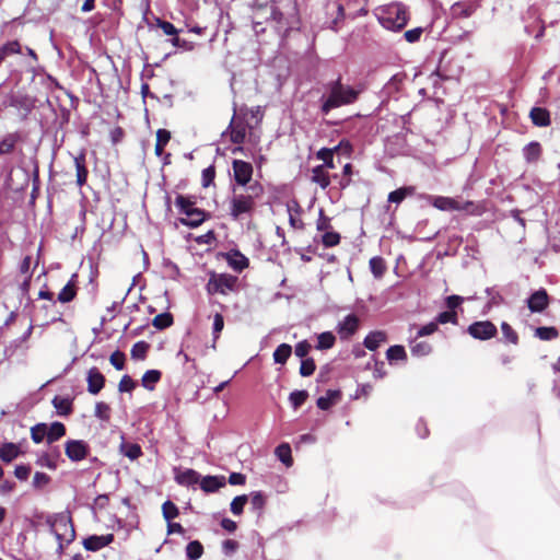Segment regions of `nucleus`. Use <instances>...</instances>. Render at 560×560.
<instances>
[{"label":"nucleus","instance_id":"obj_1","mask_svg":"<svg viewBox=\"0 0 560 560\" xmlns=\"http://www.w3.org/2000/svg\"><path fill=\"white\" fill-rule=\"evenodd\" d=\"M262 194L259 184L249 185L245 192L233 190L230 199V215L233 220H241L243 217H252L256 207V198Z\"/></svg>","mask_w":560,"mask_h":560},{"label":"nucleus","instance_id":"obj_2","mask_svg":"<svg viewBox=\"0 0 560 560\" xmlns=\"http://www.w3.org/2000/svg\"><path fill=\"white\" fill-rule=\"evenodd\" d=\"M375 15L384 28L399 32L407 24L406 8L401 3H392L375 9Z\"/></svg>","mask_w":560,"mask_h":560},{"label":"nucleus","instance_id":"obj_3","mask_svg":"<svg viewBox=\"0 0 560 560\" xmlns=\"http://www.w3.org/2000/svg\"><path fill=\"white\" fill-rule=\"evenodd\" d=\"M329 89V95L322 97V113L325 115L334 108L353 103L358 97V92L350 86L342 85L340 79L331 82Z\"/></svg>","mask_w":560,"mask_h":560},{"label":"nucleus","instance_id":"obj_4","mask_svg":"<svg viewBox=\"0 0 560 560\" xmlns=\"http://www.w3.org/2000/svg\"><path fill=\"white\" fill-rule=\"evenodd\" d=\"M175 205L179 211V213L185 217L179 218L178 221L180 224L195 229L201 225L207 219L210 218V213L206 212L202 209L195 207V201L189 197H185L183 195H177L175 199Z\"/></svg>","mask_w":560,"mask_h":560},{"label":"nucleus","instance_id":"obj_5","mask_svg":"<svg viewBox=\"0 0 560 560\" xmlns=\"http://www.w3.org/2000/svg\"><path fill=\"white\" fill-rule=\"evenodd\" d=\"M49 532L57 541H66L67 545L75 539V529L71 516L66 513H55L46 517Z\"/></svg>","mask_w":560,"mask_h":560},{"label":"nucleus","instance_id":"obj_6","mask_svg":"<svg viewBox=\"0 0 560 560\" xmlns=\"http://www.w3.org/2000/svg\"><path fill=\"white\" fill-rule=\"evenodd\" d=\"M238 278L230 273H211L209 281L206 285L208 294H223L234 292L237 289Z\"/></svg>","mask_w":560,"mask_h":560},{"label":"nucleus","instance_id":"obj_7","mask_svg":"<svg viewBox=\"0 0 560 560\" xmlns=\"http://www.w3.org/2000/svg\"><path fill=\"white\" fill-rule=\"evenodd\" d=\"M431 205L441 211H469L474 207L472 201L462 202L455 198L434 196L430 197Z\"/></svg>","mask_w":560,"mask_h":560},{"label":"nucleus","instance_id":"obj_8","mask_svg":"<svg viewBox=\"0 0 560 560\" xmlns=\"http://www.w3.org/2000/svg\"><path fill=\"white\" fill-rule=\"evenodd\" d=\"M65 453L71 462L78 463L86 458L90 446L83 440H68L65 443Z\"/></svg>","mask_w":560,"mask_h":560},{"label":"nucleus","instance_id":"obj_9","mask_svg":"<svg viewBox=\"0 0 560 560\" xmlns=\"http://www.w3.org/2000/svg\"><path fill=\"white\" fill-rule=\"evenodd\" d=\"M497 327L489 320L475 322L467 328V332L475 339L489 340L497 335Z\"/></svg>","mask_w":560,"mask_h":560},{"label":"nucleus","instance_id":"obj_10","mask_svg":"<svg viewBox=\"0 0 560 560\" xmlns=\"http://www.w3.org/2000/svg\"><path fill=\"white\" fill-rule=\"evenodd\" d=\"M234 179L241 186H246L253 176V166L243 160H234L232 163Z\"/></svg>","mask_w":560,"mask_h":560},{"label":"nucleus","instance_id":"obj_11","mask_svg":"<svg viewBox=\"0 0 560 560\" xmlns=\"http://www.w3.org/2000/svg\"><path fill=\"white\" fill-rule=\"evenodd\" d=\"M549 305V295L545 289H539L527 299V306L532 313H541Z\"/></svg>","mask_w":560,"mask_h":560},{"label":"nucleus","instance_id":"obj_12","mask_svg":"<svg viewBox=\"0 0 560 560\" xmlns=\"http://www.w3.org/2000/svg\"><path fill=\"white\" fill-rule=\"evenodd\" d=\"M358 328L359 318L354 314H349L337 325V332L341 339H349Z\"/></svg>","mask_w":560,"mask_h":560},{"label":"nucleus","instance_id":"obj_13","mask_svg":"<svg viewBox=\"0 0 560 560\" xmlns=\"http://www.w3.org/2000/svg\"><path fill=\"white\" fill-rule=\"evenodd\" d=\"M86 382L88 392L92 395H96L103 389L105 377L97 368L93 366L88 371Z\"/></svg>","mask_w":560,"mask_h":560},{"label":"nucleus","instance_id":"obj_14","mask_svg":"<svg viewBox=\"0 0 560 560\" xmlns=\"http://www.w3.org/2000/svg\"><path fill=\"white\" fill-rule=\"evenodd\" d=\"M113 541H114V535L113 534L101 535V536L92 535V536H89L88 538H85L83 540V547L88 551L95 552V551H98L102 548L108 546Z\"/></svg>","mask_w":560,"mask_h":560},{"label":"nucleus","instance_id":"obj_15","mask_svg":"<svg viewBox=\"0 0 560 560\" xmlns=\"http://www.w3.org/2000/svg\"><path fill=\"white\" fill-rule=\"evenodd\" d=\"M199 485L202 491L212 493L224 487L226 485V479L224 476H206L200 478Z\"/></svg>","mask_w":560,"mask_h":560},{"label":"nucleus","instance_id":"obj_16","mask_svg":"<svg viewBox=\"0 0 560 560\" xmlns=\"http://www.w3.org/2000/svg\"><path fill=\"white\" fill-rule=\"evenodd\" d=\"M120 439L119 452L124 456L128 457L130 460H136L142 456L143 452L138 443L127 442L124 434H121Z\"/></svg>","mask_w":560,"mask_h":560},{"label":"nucleus","instance_id":"obj_17","mask_svg":"<svg viewBox=\"0 0 560 560\" xmlns=\"http://www.w3.org/2000/svg\"><path fill=\"white\" fill-rule=\"evenodd\" d=\"M529 118L533 125L537 127H548L551 124L550 112L544 107H533L529 112Z\"/></svg>","mask_w":560,"mask_h":560},{"label":"nucleus","instance_id":"obj_18","mask_svg":"<svg viewBox=\"0 0 560 560\" xmlns=\"http://www.w3.org/2000/svg\"><path fill=\"white\" fill-rule=\"evenodd\" d=\"M74 166L77 171V184L79 187H82L86 183L89 174L84 152L74 156Z\"/></svg>","mask_w":560,"mask_h":560},{"label":"nucleus","instance_id":"obj_19","mask_svg":"<svg viewBox=\"0 0 560 560\" xmlns=\"http://www.w3.org/2000/svg\"><path fill=\"white\" fill-rule=\"evenodd\" d=\"M200 478V474L194 469H186L175 476L176 482L185 487H190L199 483Z\"/></svg>","mask_w":560,"mask_h":560},{"label":"nucleus","instance_id":"obj_20","mask_svg":"<svg viewBox=\"0 0 560 560\" xmlns=\"http://www.w3.org/2000/svg\"><path fill=\"white\" fill-rule=\"evenodd\" d=\"M20 140L21 136L18 132L7 133L0 140V155L12 153Z\"/></svg>","mask_w":560,"mask_h":560},{"label":"nucleus","instance_id":"obj_21","mask_svg":"<svg viewBox=\"0 0 560 560\" xmlns=\"http://www.w3.org/2000/svg\"><path fill=\"white\" fill-rule=\"evenodd\" d=\"M387 339V335L385 331L382 330H375L370 332L363 341V345L365 348H368L371 351L376 350L383 342H385Z\"/></svg>","mask_w":560,"mask_h":560},{"label":"nucleus","instance_id":"obj_22","mask_svg":"<svg viewBox=\"0 0 560 560\" xmlns=\"http://www.w3.org/2000/svg\"><path fill=\"white\" fill-rule=\"evenodd\" d=\"M228 262L229 266L234 269L235 271H243L245 268L248 267L249 260L246 256H244L238 250H234L229 254L228 256Z\"/></svg>","mask_w":560,"mask_h":560},{"label":"nucleus","instance_id":"obj_23","mask_svg":"<svg viewBox=\"0 0 560 560\" xmlns=\"http://www.w3.org/2000/svg\"><path fill=\"white\" fill-rule=\"evenodd\" d=\"M542 149L539 142L532 141L523 148V156L527 163H535L539 160Z\"/></svg>","mask_w":560,"mask_h":560},{"label":"nucleus","instance_id":"obj_24","mask_svg":"<svg viewBox=\"0 0 560 560\" xmlns=\"http://www.w3.org/2000/svg\"><path fill=\"white\" fill-rule=\"evenodd\" d=\"M20 447L15 443H4L0 446V459L4 463H11L19 457Z\"/></svg>","mask_w":560,"mask_h":560},{"label":"nucleus","instance_id":"obj_25","mask_svg":"<svg viewBox=\"0 0 560 560\" xmlns=\"http://www.w3.org/2000/svg\"><path fill=\"white\" fill-rule=\"evenodd\" d=\"M340 399V392L336 389H328L325 396L317 399L316 405L322 410H328Z\"/></svg>","mask_w":560,"mask_h":560},{"label":"nucleus","instance_id":"obj_26","mask_svg":"<svg viewBox=\"0 0 560 560\" xmlns=\"http://www.w3.org/2000/svg\"><path fill=\"white\" fill-rule=\"evenodd\" d=\"M59 457H60V453L58 450H56L55 456H52L48 453H43L37 456L36 464L40 467H46L50 470H56L58 468Z\"/></svg>","mask_w":560,"mask_h":560},{"label":"nucleus","instance_id":"obj_27","mask_svg":"<svg viewBox=\"0 0 560 560\" xmlns=\"http://www.w3.org/2000/svg\"><path fill=\"white\" fill-rule=\"evenodd\" d=\"M312 182L319 185L323 189L327 188L330 184L328 173L324 170V165H317L312 170Z\"/></svg>","mask_w":560,"mask_h":560},{"label":"nucleus","instance_id":"obj_28","mask_svg":"<svg viewBox=\"0 0 560 560\" xmlns=\"http://www.w3.org/2000/svg\"><path fill=\"white\" fill-rule=\"evenodd\" d=\"M287 210L289 213V223L293 229H303V222L296 218L295 214H299L301 211V207L298 201L293 200L287 205Z\"/></svg>","mask_w":560,"mask_h":560},{"label":"nucleus","instance_id":"obj_29","mask_svg":"<svg viewBox=\"0 0 560 560\" xmlns=\"http://www.w3.org/2000/svg\"><path fill=\"white\" fill-rule=\"evenodd\" d=\"M162 373L159 370H148L141 378V384L144 388L153 390L155 384L160 382Z\"/></svg>","mask_w":560,"mask_h":560},{"label":"nucleus","instance_id":"obj_30","mask_svg":"<svg viewBox=\"0 0 560 560\" xmlns=\"http://www.w3.org/2000/svg\"><path fill=\"white\" fill-rule=\"evenodd\" d=\"M66 434V427L61 422H52L48 425L47 443L51 444Z\"/></svg>","mask_w":560,"mask_h":560},{"label":"nucleus","instance_id":"obj_31","mask_svg":"<svg viewBox=\"0 0 560 560\" xmlns=\"http://www.w3.org/2000/svg\"><path fill=\"white\" fill-rule=\"evenodd\" d=\"M386 359L390 364L397 361H405L407 359L405 348L399 345L389 347L386 351Z\"/></svg>","mask_w":560,"mask_h":560},{"label":"nucleus","instance_id":"obj_32","mask_svg":"<svg viewBox=\"0 0 560 560\" xmlns=\"http://www.w3.org/2000/svg\"><path fill=\"white\" fill-rule=\"evenodd\" d=\"M292 353V347L288 343L279 345L273 352L275 363L284 364Z\"/></svg>","mask_w":560,"mask_h":560},{"label":"nucleus","instance_id":"obj_33","mask_svg":"<svg viewBox=\"0 0 560 560\" xmlns=\"http://www.w3.org/2000/svg\"><path fill=\"white\" fill-rule=\"evenodd\" d=\"M415 191V188L411 186L401 187L398 188L388 195V202L397 203L399 205L407 196L412 195Z\"/></svg>","mask_w":560,"mask_h":560},{"label":"nucleus","instance_id":"obj_34","mask_svg":"<svg viewBox=\"0 0 560 560\" xmlns=\"http://www.w3.org/2000/svg\"><path fill=\"white\" fill-rule=\"evenodd\" d=\"M275 454L277 458L287 467L292 465L291 447L289 444L283 443L276 447Z\"/></svg>","mask_w":560,"mask_h":560},{"label":"nucleus","instance_id":"obj_35","mask_svg":"<svg viewBox=\"0 0 560 560\" xmlns=\"http://www.w3.org/2000/svg\"><path fill=\"white\" fill-rule=\"evenodd\" d=\"M203 555V546L198 540H192L186 546V557L188 560H198Z\"/></svg>","mask_w":560,"mask_h":560},{"label":"nucleus","instance_id":"obj_36","mask_svg":"<svg viewBox=\"0 0 560 560\" xmlns=\"http://www.w3.org/2000/svg\"><path fill=\"white\" fill-rule=\"evenodd\" d=\"M52 405L60 416H68L71 413V400L65 397L56 396L52 399Z\"/></svg>","mask_w":560,"mask_h":560},{"label":"nucleus","instance_id":"obj_37","mask_svg":"<svg viewBox=\"0 0 560 560\" xmlns=\"http://www.w3.org/2000/svg\"><path fill=\"white\" fill-rule=\"evenodd\" d=\"M336 341V337L330 331L322 332L317 336V345L316 349L318 350H327L334 347Z\"/></svg>","mask_w":560,"mask_h":560},{"label":"nucleus","instance_id":"obj_38","mask_svg":"<svg viewBox=\"0 0 560 560\" xmlns=\"http://www.w3.org/2000/svg\"><path fill=\"white\" fill-rule=\"evenodd\" d=\"M171 139V132L166 129H159L156 131V143H155V154L161 156L164 150V147L168 143Z\"/></svg>","mask_w":560,"mask_h":560},{"label":"nucleus","instance_id":"obj_39","mask_svg":"<svg viewBox=\"0 0 560 560\" xmlns=\"http://www.w3.org/2000/svg\"><path fill=\"white\" fill-rule=\"evenodd\" d=\"M48 425L46 423H37L31 429V438L34 443H42L47 440Z\"/></svg>","mask_w":560,"mask_h":560},{"label":"nucleus","instance_id":"obj_40","mask_svg":"<svg viewBox=\"0 0 560 560\" xmlns=\"http://www.w3.org/2000/svg\"><path fill=\"white\" fill-rule=\"evenodd\" d=\"M21 50V45L18 40L8 42L7 44L0 47V65L3 60L14 54H19Z\"/></svg>","mask_w":560,"mask_h":560},{"label":"nucleus","instance_id":"obj_41","mask_svg":"<svg viewBox=\"0 0 560 560\" xmlns=\"http://www.w3.org/2000/svg\"><path fill=\"white\" fill-rule=\"evenodd\" d=\"M233 120H234V117L232 118L231 122H230V126L229 128H232V131H231V141L235 144H241L244 142L245 140V137H246V128L244 125L240 124V125H236L235 127H233Z\"/></svg>","mask_w":560,"mask_h":560},{"label":"nucleus","instance_id":"obj_42","mask_svg":"<svg viewBox=\"0 0 560 560\" xmlns=\"http://www.w3.org/2000/svg\"><path fill=\"white\" fill-rule=\"evenodd\" d=\"M370 269L375 278H381L386 271V265L382 257L375 256L370 259Z\"/></svg>","mask_w":560,"mask_h":560},{"label":"nucleus","instance_id":"obj_43","mask_svg":"<svg viewBox=\"0 0 560 560\" xmlns=\"http://www.w3.org/2000/svg\"><path fill=\"white\" fill-rule=\"evenodd\" d=\"M411 354L415 357H425L431 353L432 347L427 341L411 342L410 346Z\"/></svg>","mask_w":560,"mask_h":560},{"label":"nucleus","instance_id":"obj_44","mask_svg":"<svg viewBox=\"0 0 560 560\" xmlns=\"http://www.w3.org/2000/svg\"><path fill=\"white\" fill-rule=\"evenodd\" d=\"M152 325L160 330L168 328L173 325V316L168 312L159 314L153 318Z\"/></svg>","mask_w":560,"mask_h":560},{"label":"nucleus","instance_id":"obj_45","mask_svg":"<svg viewBox=\"0 0 560 560\" xmlns=\"http://www.w3.org/2000/svg\"><path fill=\"white\" fill-rule=\"evenodd\" d=\"M75 287L72 281H69L58 293V301L61 303L71 302L75 298Z\"/></svg>","mask_w":560,"mask_h":560},{"label":"nucleus","instance_id":"obj_46","mask_svg":"<svg viewBox=\"0 0 560 560\" xmlns=\"http://www.w3.org/2000/svg\"><path fill=\"white\" fill-rule=\"evenodd\" d=\"M150 345L145 341H138L131 348V358L135 360H144Z\"/></svg>","mask_w":560,"mask_h":560},{"label":"nucleus","instance_id":"obj_47","mask_svg":"<svg viewBox=\"0 0 560 560\" xmlns=\"http://www.w3.org/2000/svg\"><path fill=\"white\" fill-rule=\"evenodd\" d=\"M51 481V478L42 471H36L33 477L32 486L36 490H43L46 488Z\"/></svg>","mask_w":560,"mask_h":560},{"label":"nucleus","instance_id":"obj_48","mask_svg":"<svg viewBox=\"0 0 560 560\" xmlns=\"http://www.w3.org/2000/svg\"><path fill=\"white\" fill-rule=\"evenodd\" d=\"M559 336L558 330L555 327H538L535 330V337L540 340H552Z\"/></svg>","mask_w":560,"mask_h":560},{"label":"nucleus","instance_id":"obj_49","mask_svg":"<svg viewBox=\"0 0 560 560\" xmlns=\"http://www.w3.org/2000/svg\"><path fill=\"white\" fill-rule=\"evenodd\" d=\"M163 517L170 522L178 516V508L170 500L165 501L162 505Z\"/></svg>","mask_w":560,"mask_h":560},{"label":"nucleus","instance_id":"obj_50","mask_svg":"<svg viewBox=\"0 0 560 560\" xmlns=\"http://www.w3.org/2000/svg\"><path fill=\"white\" fill-rule=\"evenodd\" d=\"M307 397L306 390H294L290 394L289 401L294 409H298L306 401Z\"/></svg>","mask_w":560,"mask_h":560},{"label":"nucleus","instance_id":"obj_51","mask_svg":"<svg viewBox=\"0 0 560 560\" xmlns=\"http://www.w3.org/2000/svg\"><path fill=\"white\" fill-rule=\"evenodd\" d=\"M334 152H335L334 149H326V148H323L317 152V154H316L317 159H319L324 162V164H323L324 168L325 167L335 168L334 158H332Z\"/></svg>","mask_w":560,"mask_h":560},{"label":"nucleus","instance_id":"obj_52","mask_svg":"<svg viewBox=\"0 0 560 560\" xmlns=\"http://www.w3.org/2000/svg\"><path fill=\"white\" fill-rule=\"evenodd\" d=\"M434 320L436 322L438 326H439V324H447V323L457 325L458 317H457V313L455 311H445V312H441L435 317Z\"/></svg>","mask_w":560,"mask_h":560},{"label":"nucleus","instance_id":"obj_53","mask_svg":"<svg viewBox=\"0 0 560 560\" xmlns=\"http://www.w3.org/2000/svg\"><path fill=\"white\" fill-rule=\"evenodd\" d=\"M94 416L102 421H108L110 419V407L103 401L96 402Z\"/></svg>","mask_w":560,"mask_h":560},{"label":"nucleus","instance_id":"obj_54","mask_svg":"<svg viewBox=\"0 0 560 560\" xmlns=\"http://www.w3.org/2000/svg\"><path fill=\"white\" fill-rule=\"evenodd\" d=\"M248 501V497L246 494L235 497L231 502V512L234 515H240L243 513L244 506Z\"/></svg>","mask_w":560,"mask_h":560},{"label":"nucleus","instance_id":"obj_55","mask_svg":"<svg viewBox=\"0 0 560 560\" xmlns=\"http://www.w3.org/2000/svg\"><path fill=\"white\" fill-rule=\"evenodd\" d=\"M501 330H502V335H503V338L505 339V341H509L513 345L518 343V336H517L516 331L512 328L511 325L503 322L501 324Z\"/></svg>","mask_w":560,"mask_h":560},{"label":"nucleus","instance_id":"obj_56","mask_svg":"<svg viewBox=\"0 0 560 560\" xmlns=\"http://www.w3.org/2000/svg\"><path fill=\"white\" fill-rule=\"evenodd\" d=\"M170 42L176 50L189 51L194 49V43L187 40L185 37H171Z\"/></svg>","mask_w":560,"mask_h":560},{"label":"nucleus","instance_id":"obj_57","mask_svg":"<svg viewBox=\"0 0 560 560\" xmlns=\"http://www.w3.org/2000/svg\"><path fill=\"white\" fill-rule=\"evenodd\" d=\"M340 242V235L334 231H327L322 235V243L325 247H332L338 245Z\"/></svg>","mask_w":560,"mask_h":560},{"label":"nucleus","instance_id":"obj_58","mask_svg":"<svg viewBox=\"0 0 560 560\" xmlns=\"http://www.w3.org/2000/svg\"><path fill=\"white\" fill-rule=\"evenodd\" d=\"M316 365L312 358L302 360L300 366V374L304 377L311 376L315 372Z\"/></svg>","mask_w":560,"mask_h":560},{"label":"nucleus","instance_id":"obj_59","mask_svg":"<svg viewBox=\"0 0 560 560\" xmlns=\"http://www.w3.org/2000/svg\"><path fill=\"white\" fill-rule=\"evenodd\" d=\"M125 360H126L125 353L119 350H116L115 352H113L109 358L112 365L118 371L124 370Z\"/></svg>","mask_w":560,"mask_h":560},{"label":"nucleus","instance_id":"obj_60","mask_svg":"<svg viewBox=\"0 0 560 560\" xmlns=\"http://www.w3.org/2000/svg\"><path fill=\"white\" fill-rule=\"evenodd\" d=\"M316 229L319 232H327L331 230L330 219L325 215L324 210H319Z\"/></svg>","mask_w":560,"mask_h":560},{"label":"nucleus","instance_id":"obj_61","mask_svg":"<svg viewBox=\"0 0 560 560\" xmlns=\"http://www.w3.org/2000/svg\"><path fill=\"white\" fill-rule=\"evenodd\" d=\"M265 503H266L265 495L260 491L252 493L250 505H252L253 510H255V511L262 510Z\"/></svg>","mask_w":560,"mask_h":560},{"label":"nucleus","instance_id":"obj_62","mask_svg":"<svg viewBox=\"0 0 560 560\" xmlns=\"http://www.w3.org/2000/svg\"><path fill=\"white\" fill-rule=\"evenodd\" d=\"M135 387H136V382L129 375H124L118 384V390L120 393H129Z\"/></svg>","mask_w":560,"mask_h":560},{"label":"nucleus","instance_id":"obj_63","mask_svg":"<svg viewBox=\"0 0 560 560\" xmlns=\"http://www.w3.org/2000/svg\"><path fill=\"white\" fill-rule=\"evenodd\" d=\"M31 466L30 465H24V464H21V465H16L15 466V469H14V476L21 480V481H25L28 479L30 477V474H31Z\"/></svg>","mask_w":560,"mask_h":560},{"label":"nucleus","instance_id":"obj_64","mask_svg":"<svg viewBox=\"0 0 560 560\" xmlns=\"http://www.w3.org/2000/svg\"><path fill=\"white\" fill-rule=\"evenodd\" d=\"M215 177V171L213 166H209L202 171L201 180L203 187H209Z\"/></svg>","mask_w":560,"mask_h":560}]
</instances>
